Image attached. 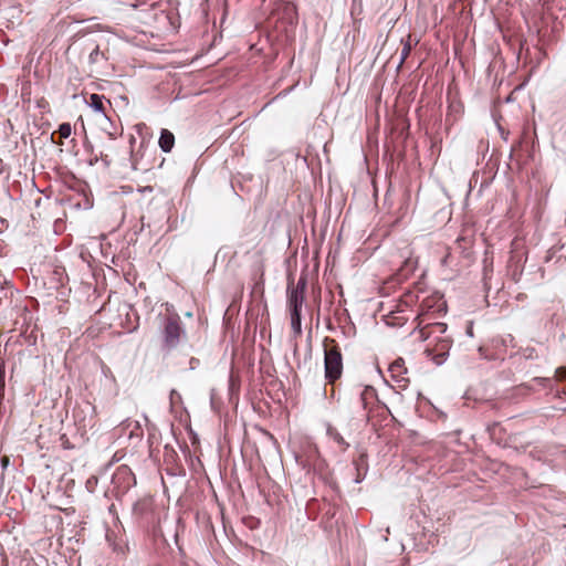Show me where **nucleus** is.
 <instances>
[{
	"label": "nucleus",
	"instance_id": "nucleus-1",
	"mask_svg": "<svg viewBox=\"0 0 566 566\" xmlns=\"http://www.w3.org/2000/svg\"><path fill=\"white\" fill-rule=\"evenodd\" d=\"M324 350V378L326 386H332L334 395L335 386L343 376L344 363L339 344L332 337L326 336L323 339Z\"/></svg>",
	"mask_w": 566,
	"mask_h": 566
},
{
	"label": "nucleus",
	"instance_id": "nucleus-2",
	"mask_svg": "<svg viewBox=\"0 0 566 566\" xmlns=\"http://www.w3.org/2000/svg\"><path fill=\"white\" fill-rule=\"evenodd\" d=\"M161 334L164 349L171 350L179 345L185 332L178 315H170L165 318Z\"/></svg>",
	"mask_w": 566,
	"mask_h": 566
},
{
	"label": "nucleus",
	"instance_id": "nucleus-3",
	"mask_svg": "<svg viewBox=\"0 0 566 566\" xmlns=\"http://www.w3.org/2000/svg\"><path fill=\"white\" fill-rule=\"evenodd\" d=\"M446 311L447 304L443 296L440 293L434 292L422 298L416 321H418L420 326L426 322L429 315L444 313Z\"/></svg>",
	"mask_w": 566,
	"mask_h": 566
},
{
	"label": "nucleus",
	"instance_id": "nucleus-4",
	"mask_svg": "<svg viewBox=\"0 0 566 566\" xmlns=\"http://www.w3.org/2000/svg\"><path fill=\"white\" fill-rule=\"evenodd\" d=\"M112 483L116 490V496H120L136 485V476L129 467L119 465L113 474Z\"/></svg>",
	"mask_w": 566,
	"mask_h": 566
},
{
	"label": "nucleus",
	"instance_id": "nucleus-5",
	"mask_svg": "<svg viewBox=\"0 0 566 566\" xmlns=\"http://www.w3.org/2000/svg\"><path fill=\"white\" fill-rule=\"evenodd\" d=\"M418 328V338L420 340H428L432 338L434 342H437V337H443L447 336V324L441 322H432V323H423Z\"/></svg>",
	"mask_w": 566,
	"mask_h": 566
},
{
	"label": "nucleus",
	"instance_id": "nucleus-6",
	"mask_svg": "<svg viewBox=\"0 0 566 566\" xmlns=\"http://www.w3.org/2000/svg\"><path fill=\"white\" fill-rule=\"evenodd\" d=\"M390 378L400 389H405L409 384L408 369L402 358L395 359L388 368Z\"/></svg>",
	"mask_w": 566,
	"mask_h": 566
},
{
	"label": "nucleus",
	"instance_id": "nucleus-7",
	"mask_svg": "<svg viewBox=\"0 0 566 566\" xmlns=\"http://www.w3.org/2000/svg\"><path fill=\"white\" fill-rule=\"evenodd\" d=\"M452 346L450 336L437 337V342L432 347H427L426 353L432 357L437 364H441Z\"/></svg>",
	"mask_w": 566,
	"mask_h": 566
},
{
	"label": "nucleus",
	"instance_id": "nucleus-8",
	"mask_svg": "<svg viewBox=\"0 0 566 566\" xmlns=\"http://www.w3.org/2000/svg\"><path fill=\"white\" fill-rule=\"evenodd\" d=\"M360 402L365 411H367V417L369 418V412L374 409L375 406L381 407L389 411L387 406L379 401L377 390L373 386H365L363 391L360 392Z\"/></svg>",
	"mask_w": 566,
	"mask_h": 566
},
{
	"label": "nucleus",
	"instance_id": "nucleus-9",
	"mask_svg": "<svg viewBox=\"0 0 566 566\" xmlns=\"http://www.w3.org/2000/svg\"><path fill=\"white\" fill-rule=\"evenodd\" d=\"M305 280H300L297 285L287 291V302L290 313L301 312L303 302H304V293H305Z\"/></svg>",
	"mask_w": 566,
	"mask_h": 566
},
{
	"label": "nucleus",
	"instance_id": "nucleus-10",
	"mask_svg": "<svg viewBox=\"0 0 566 566\" xmlns=\"http://www.w3.org/2000/svg\"><path fill=\"white\" fill-rule=\"evenodd\" d=\"M474 232L471 228L462 229L459 237L455 240L458 249L463 253L469 251L474 244Z\"/></svg>",
	"mask_w": 566,
	"mask_h": 566
},
{
	"label": "nucleus",
	"instance_id": "nucleus-11",
	"mask_svg": "<svg viewBox=\"0 0 566 566\" xmlns=\"http://www.w3.org/2000/svg\"><path fill=\"white\" fill-rule=\"evenodd\" d=\"M411 250L409 247H406L400 253V258L403 259L401 262V266L399 271L401 275L407 276L409 273L413 272L417 268V260L412 258Z\"/></svg>",
	"mask_w": 566,
	"mask_h": 566
},
{
	"label": "nucleus",
	"instance_id": "nucleus-12",
	"mask_svg": "<svg viewBox=\"0 0 566 566\" xmlns=\"http://www.w3.org/2000/svg\"><path fill=\"white\" fill-rule=\"evenodd\" d=\"M420 293H422V289L420 284H416L412 290L406 291L399 300V307L406 306L411 307L419 301Z\"/></svg>",
	"mask_w": 566,
	"mask_h": 566
},
{
	"label": "nucleus",
	"instance_id": "nucleus-13",
	"mask_svg": "<svg viewBox=\"0 0 566 566\" xmlns=\"http://www.w3.org/2000/svg\"><path fill=\"white\" fill-rule=\"evenodd\" d=\"M108 60L106 52L101 51L98 45L90 52L88 55V64L91 66V71H96L103 63Z\"/></svg>",
	"mask_w": 566,
	"mask_h": 566
},
{
	"label": "nucleus",
	"instance_id": "nucleus-14",
	"mask_svg": "<svg viewBox=\"0 0 566 566\" xmlns=\"http://www.w3.org/2000/svg\"><path fill=\"white\" fill-rule=\"evenodd\" d=\"M158 144L163 151H171L175 145V135L169 129L163 128Z\"/></svg>",
	"mask_w": 566,
	"mask_h": 566
},
{
	"label": "nucleus",
	"instance_id": "nucleus-15",
	"mask_svg": "<svg viewBox=\"0 0 566 566\" xmlns=\"http://www.w3.org/2000/svg\"><path fill=\"white\" fill-rule=\"evenodd\" d=\"M354 465L356 468V482H360L367 471H368V463H367V454L360 453L357 459L354 460Z\"/></svg>",
	"mask_w": 566,
	"mask_h": 566
},
{
	"label": "nucleus",
	"instance_id": "nucleus-16",
	"mask_svg": "<svg viewBox=\"0 0 566 566\" xmlns=\"http://www.w3.org/2000/svg\"><path fill=\"white\" fill-rule=\"evenodd\" d=\"M327 434L335 443H337L342 451H346L348 449L349 443L346 442L336 428L329 426L327 428Z\"/></svg>",
	"mask_w": 566,
	"mask_h": 566
},
{
	"label": "nucleus",
	"instance_id": "nucleus-17",
	"mask_svg": "<svg viewBox=\"0 0 566 566\" xmlns=\"http://www.w3.org/2000/svg\"><path fill=\"white\" fill-rule=\"evenodd\" d=\"M415 44H417V41H415ZM401 53H400V64H402L408 56L410 55L412 51L413 40L411 34H408L405 39L401 40Z\"/></svg>",
	"mask_w": 566,
	"mask_h": 566
},
{
	"label": "nucleus",
	"instance_id": "nucleus-18",
	"mask_svg": "<svg viewBox=\"0 0 566 566\" xmlns=\"http://www.w3.org/2000/svg\"><path fill=\"white\" fill-rule=\"evenodd\" d=\"M104 96H101L98 94H92L88 99V105L95 109L96 112H99L102 114H106L105 112V105H104Z\"/></svg>",
	"mask_w": 566,
	"mask_h": 566
},
{
	"label": "nucleus",
	"instance_id": "nucleus-19",
	"mask_svg": "<svg viewBox=\"0 0 566 566\" xmlns=\"http://www.w3.org/2000/svg\"><path fill=\"white\" fill-rule=\"evenodd\" d=\"M71 133H72V127H71V124L70 123H63L60 125L59 127V130H57V134H59V139L55 140L54 139V135L55 133L52 134V140L59 145H62L63 142L62 139H66L71 136Z\"/></svg>",
	"mask_w": 566,
	"mask_h": 566
},
{
	"label": "nucleus",
	"instance_id": "nucleus-20",
	"mask_svg": "<svg viewBox=\"0 0 566 566\" xmlns=\"http://www.w3.org/2000/svg\"><path fill=\"white\" fill-rule=\"evenodd\" d=\"M291 314V326L296 336L302 334V324H301V312L294 311Z\"/></svg>",
	"mask_w": 566,
	"mask_h": 566
},
{
	"label": "nucleus",
	"instance_id": "nucleus-21",
	"mask_svg": "<svg viewBox=\"0 0 566 566\" xmlns=\"http://www.w3.org/2000/svg\"><path fill=\"white\" fill-rule=\"evenodd\" d=\"M134 426V429L130 431L129 437L136 436L137 438H140L143 436V430L137 421H125L122 423L120 428L124 429L125 427Z\"/></svg>",
	"mask_w": 566,
	"mask_h": 566
},
{
	"label": "nucleus",
	"instance_id": "nucleus-22",
	"mask_svg": "<svg viewBox=\"0 0 566 566\" xmlns=\"http://www.w3.org/2000/svg\"><path fill=\"white\" fill-rule=\"evenodd\" d=\"M555 377H556L558 380H566V367H565V366L558 367V368L555 370Z\"/></svg>",
	"mask_w": 566,
	"mask_h": 566
},
{
	"label": "nucleus",
	"instance_id": "nucleus-23",
	"mask_svg": "<svg viewBox=\"0 0 566 566\" xmlns=\"http://www.w3.org/2000/svg\"><path fill=\"white\" fill-rule=\"evenodd\" d=\"M96 483H97V478L96 476L88 478L87 481H86V484H85L86 489L88 491L93 492L94 486L96 485Z\"/></svg>",
	"mask_w": 566,
	"mask_h": 566
},
{
	"label": "nucleus",
	"instance_id": "nucleus-24",
	"mask_svg": "<svg viewBox=\"0 0 566 566\" xmlns=\"http://www.w3.org/2000/svg\"><path fill=\"white\" fill-rule=\"evenodd\" d=\"M139 150L135 154L132 151V166L135 170L139 169L138 168V160H137V155H138Z\"/></svg>",
	"mask_w": 566,
	"mask_h": 566
},
{
	"label": "nucleus",
	"instance_id": "nucleus-25",
	"mask_svg": "<svg viewBox=\"0 0 566 566\" xmlns=\"http://www.w3.org/2000/svg\"><path fill=\"white\" fill-rule=\"evenodd\" d=\"M177 398L179 399V398H180V396H179V394L177 392V390L172 389V390L170 391V400H171V402H174V401H175V399H177Z\"/></svg>",
	"mask_w": 566,
	"mask_h": 566
},
{
	"label": "nucleus",
	"instance_id": "nucleus-26",
	"mask_svg": "<svg viewBox=\"0 0 566 566\" xmlns=\"http://www.w3.org/2000/svg\"><path fill=\"white\" fill-rule=\"evenodd\" d=\"M517 440H518V434H514V436H511V437H510V442H511V444H513L514 447H516V446H517V442H518Z\"/></svg>",
	"mask_w": 566,
	"mask_h": 566
},
{
	"label": "nucleus",
	"instance_id": "nucleus-27",
	"mask_svg": "<svg viewBox=\"0 0 566 566\" xmlns=\"http://www.w3.org/2000/svg\"><path fill=\"white\" fill-rule=\"evenodd\" d=\"M101 160L104 161L107 166L111 164V160L108 158V155H104L101 153Z\"/></svg>",
	"mask_w": 566,
	"mask_h": 566
},
{
	"label": "nucleus",
	"instance_id": "nucleus-28",
	"mask_svg": "<svg viewBox=\"0 0 566 566\" xmlns=\"http://www.w3.org/2000/svg\"><path fill=\"white\" fill-rule=\"evenodd\" d=\"M1 464H2L3 468H6L9 464V458L7 455H4L1 459Z\"/></svg>",
	"mask_w": 566,
	"mask_h": 566
},
{
	"label": "nucleus",
	"instance_id": "nucleus-29",
	"mask_svg": "<svg viewBox=\"0 0 566 566\" xmlns=\"http://www.w3.org/2000/svg\"><path fill=\"white\" fill-rule=\"evenodd\" d=\"M265 0H252L253 6H261L264 3Z\"/></svg>",
	"mask_w": 566,
	"mask_h": 566
},
{
	"label": "nucleus",
	"instance_id": "nucleus-30",
	"mask_svg": "<svg viewBox=\"0 0 566 566\" xmlns=\"http://www.w3.org/2000/svg\"><path fill=\"white\" fill-rule=\"evenodd\" d=\"M528 446H530V442H525L524 444H522V448L525 449Z\"/></svg>",
	"mask_w": 566,
	"mask_h": 566
},
{
	"label": "nucleus",
	"instance_id": "nucleus-31",
	"mask_svg": "<svg viewBox=\"0 0 566 566\" xmlns=\"http://www.w3.org/2000/svg\"><path fill=\"white\" fill-rule=\"evenodd\" d=\"M0 294H1V295H4V291H3V289H0Z\"/></svg>",
	"mask_w": 566,
	"mask_h": 566
},
{
	"label": "nucleus",
	"instance_id": "nucleus-32",
	"mask_svg": "<svg viewBox=\"0 0 566 566\" xmlns=\"http://www.w3.org/2000/svg\"><path fill=\"white\" fill-rule=\"evenodd\" d=\"M563 394L566 396V391H563Z\"/></svg>",
	"mask_w": 566,
	"mask_h": 566
},
{
	"label": "nucleus",
	"instance_id": "nucleus-33",
	"mask_svg": "<svg viewBox=\"0 0 566 566\" xmlns=\"http://www.w3.org/2000/svg\"><path fill=\"white\" fill-rule=\"evenodd\" d=\"M2 298V295L0 294V300Z\"/></svg>",
	"mask_w": 566,
	"mask_h": 566
}]
</instances>
